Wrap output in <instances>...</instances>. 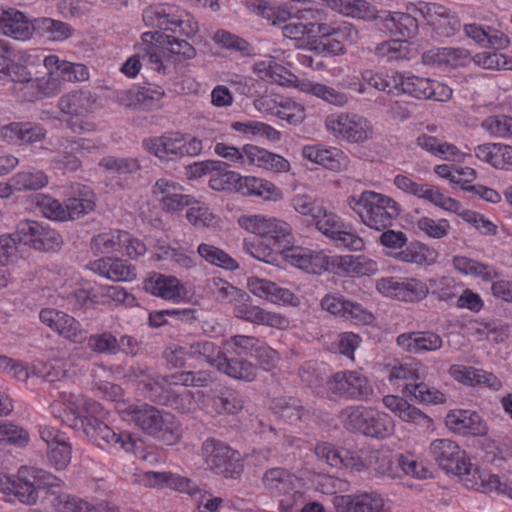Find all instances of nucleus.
Returning a JSON list of instances; mask_svg holds the SVG:
<instances>
[{
  "label": "nucleus",
  "instance_id": "obj_40",
  "mask_svg": "<svg viewBox=\"0 0 512 512\" xmlns=\"http://www.w3.org/2000/svg\"><path fill=\"white\" fill-rule=\"evenodd\" d=\"M246 8L266 19L275 26H281L290 19V12L280 6L272 5L266 0H245Z\"/></svg>",
  "mask_w": 512,
  "mask_h": 512
},
{
  "label": "nucleus",
  "instance_id": "obj_50",
  "mask_svg": "<svg viewBox=\"0 0 512 512\" xmlns=\"http://www.w3.org/2000/svg\"><path fill=\"white\" fill-rule=\"evenodd\" d=\"M48 184L47 175L41 171H24L12 177V186L17 192L34 191Z\"/></svg>",
  "mask_w": 512,
  "mask_h": 512
},
{
  "label": "nucleus",
  "instance_id": "obj_64",
  "mask_svg": "<svg viewBox=\"0 0 512 512\" xmlns=\"http://www.w3.org/2000/svg\"><path fill=\"white\" fill-rule=\"evenodd\" d=\"M99 165L108 171H112L120 175L134 174L141 168L138 159L132 157L117 158L114 156H107L100 161Z\"/></svg>",
  "mask_w": 512,
  "mask_h": 512
},
{
  "label": "nucleus",
  "instance_id": "obj_9",
  "mask_svg": "<svg viewBox=\"0 0 512 512\" xmlns=\"http://www.w3.org/2000/svg\"><path fill=\"white\" fill-rule=\"evenodd\" d=\"M429 453L437 465L448 473L458 476L472 474L473 465L466 452L450 439H436L429 446Z\"/></svg>",
  "mask_w": 512,
  "mask_h": 512
},
{
  "label": "nucleus",
  "instance_id": "obj_2",
  "mask_svg": "<svg viewBox=\"0 0 512 512\" xmlns=\"http://www.w3.org/2000/svg\"><path fill=\"white\" fill-rule=\"evenodd\" d=\"M126 413L140 430L164 445H175L182 436L181 425L176 417L152 405H132L127 408Z\"/></svg>",
  "mask_w": 512,
  "mask_h": 512
},
{
  "label": "nucleus",
  "instance_id": "obj_63",
  "mask_svg": "<svg viewBox=\"0 0 512 512\" xmlns=\"http://www.w3.org/2000/svg\"><path fill=\"white\" fill-rule=\"evenodd\" d=\"M213 404L219 412L235 414L243 408V398L235 390L225 389L213 397Z\"/></svg>",
  "mask_w": 512,
  "mask_h": 512
},
{
  "label": "nucleus",
  "instance_id": "obj_23",
  "mask_svg": "<svg viewBox=\"0 0 512 512\" xmlns=\"http://www.w3.org/2000/svg\"><path fill=\"white\" fill-rule=\"evenodd\" d=\"M145 148L161 160L174 161L182 157L183 134L168 132L161 137L144 140Z\"/></svg>",
  "mask_w": 512,
  "mask_h": 512
},
{
  "label": "nucleus",
  "instance_id": "obj_52",
  "mask_svg": "<svg viewBox=\"0 0 512 512\" xmlns=\"http://www.w3.org/2000/svg\"><path fill=\"white\" fill-rule=\"evenodd\" d=\"M29 441L30 436L26 429L9 421H0V444L24 448Z\"/></svg>",
  "mask_w": 512,
  "mask_h": 512
},
{
  "label": "nucleus",
  "instance_id": "obj_32",
  "mask_svg": "<svg viewBox=\"0 0 512 512\" xmlns=\"http://www.w3.org/2000/svg\"><path fill=\"white\" fill-rule=\"evenodd\" d=\"M95 208V195L87 186H77L65 203L66 220L78 219Z\"/></svg>",
  "mask_w": 512,
  "mask_h": 512
},
{
  "label": "nucleus",
  "instance_id": "obj_47",
  "mask_svg": "<svg viewBox=\"0 0 512 512\" xmlns=\"http://www.w3.org/2000/svg\"><path fill=\"white\" fill-rule=\"evenodd\" d=\"M143 36H150L152 40L159 42L160 45L171 53L181 55L184 59H192L196 55V50L190 43L174 35H166L156 31L144 33Z\"/></svg>",
  "mask_w": 512,
  "mask_h": 512
},
{
  "label": "nucleus",
  "instance_id": "obj_24",
  "mask_svg": "<svg viewBox=\"0 0 512 512\" xmlns=\"http://www.w3.org/2000/svg\"><path fill=\"white\" fill-rule=\"evenodd\" d=\"M302 155L305 159L332 171L344 170L349 163L345 153L336 147L324 148L321 145L305 146L302 150Z\"/></svg>",
  "mask_w": 512,
  "mask_h": 512
},
{
  "label": "nucleus",
  "instance_id": "obj_4",
  "mask_svg": "<svg viewBox=\"0 0 512 512\" xmlns=\"http://www.w3.org/2000/svg\"><path fill=\"white\" fill-rule=\"evenodd\" d=\"M339 418L347 430L373 438H385L394 430L393 421L388 414L361 406L343 409Z\"/></svg>",
  "mask_w": 512,
  "mask_h": 512
},
{
  "label": "nucleus",
  "instance_id": "obj_25",
  "mask_svg": "<svg viewBox=\"0 0 512 512\" xmlns=\"http://www.w3.org/2000/svg\"><path fill=\"white\" fill-rule=\"evenodd\" d=\"M144 288L147 292L165 300H179L186 293L184 285L175 276L161 273H153L146 279Z\"/></svg>",
  "mask_w": 512,
  "mask_h": 512
},
{
  "label": "nucleus",
  "instance_id": "obj_30",
  "mask_svg": "<svg viewBox=\"0 0 512 512\" xmlns=\"http://www.w3.org/2000/svg\"><path fill=\"white\" fill-rule=\"evenodd\" d=\"M244 152L247 163L250 165H256L275 173L288 172L290 169V163L284 157L258 146L247 144L244 146Z\"/></svg>",
  "mask_w": 512,
  "mask_h": 512
},
{
  "label": "nucleus",
  "instance_id": "obj_45",
  "mask_svg": "<svg viewBox=\"0 0 512 512\" xmlns=\"http://www.w3.org/2000/svg\"><path fill=\"white\" fill-rule=\"evenodd\" d=\"M469 58V52L462 48L446 47L439 49L437 52L428 51L423 55L425 63L446 64L451 67L464 65Z\"/></svg>",
  "mask_w": 512,
  "mask_h": 512
},
{
  "label": "nucleus",
  "instance_id": "obj_16",
  "mask_svg": "<svg viewBox=\"0 0 512 512\" xmlns=\"http://www.w3.org/2000/svg\"><path fill=\"white\" fill-rule=\"evenodd\" d=\"M420 15L441 35L449 37L460 28V22L451 11L443 5L420 1L409 8Z\"/></svg>",
  "mask_w": 512,
  "mask_h": 512
},
{
  "label": "nucleus",
  "instance_id": "obj_58",
  "mask_svg": "<svg viewBox=\"0 0 512 512\" xmlns=\"http://www.w3.org/2000/svg\"><path fill=\"white\" fill-rule=\"evenodd\" d=\"M403 392L412 395L421 403L441 404L445 402V396L442 392L434 387H429L425 383L406 384Z\"/></svg>",
  "mask_w": 512,
  "mask_h": 512
},
{
  "label": "nucleus",
  "instance_id": "obj_13",
  "mask_svg": "<svg viewBox=\"0 0 512 512\" xmlns=\"http://www.w3.org/2000/svg\"><path fill=\"white\" fill-rule=\"evenodd\" d=\"M327 389L335 396L360 401L367 400L373 394L369 380L356 371L334 374L327 381Z\"/></svg>",
  "mask_w": 512,
  "mask_h": 512
},
{
  "label": "nucleus",
  "instance_id": "obj_54",
  "mask_svg": "<svg viewBox=\"0 0 512 512\" xmlns=\"http://www.w3.org/2000/svg\"><path fill=\"white\" fill-rule=\"evenodd\" d=\"M198 254L208 263L224 269L234 270L238 268L237 262L223 250L210 244L202 243L198 246Z\"/></svg>",
  "mask_w": 512,
  "mask_h": 512
},
{
  "label": "nucleus",
  "instance_id": "obj_22",
  "mask_svg": "<svg viewBox=\"0 0 512 512\" xmlns=\"http://www.w3.org/2000/svg\"><path fill=\"white\" fill-rule=\"evenodd\" d=\"M446 425L453 432L463 436H483L487 426L481 416L471 410H455L446 416Z\"/></svg>",
  "mask_w": 512,
  "mask_h": 512
},
{
  "label": "nucleus",
  "instance_id": "obj_44",
  "mask_svg": "<svg viewBox=\"0 0 512 512\" xmlns=\"http://www.w3.org/2000/svg\"><path fill=\"white\" fill-rule=\"evenodd\" d=\"M187 350L188 359L196 360L200 364L206 363L216 368L222 356L221 348L207 340L187 344Z\"/></svg>",
  "mask_w": 512,
  "mask_h": 512
},
{
  "label": "nucleus",
  "instance_id": "obj_41",
  "mask_svg": "<svg viewBox=\"0 0 512 512\" xmlns=\"http://www.w3.org/2000/svg\"><path fill=\"white\" fill-rule=\"evenodd\" d=\"M316 34H324L327 37H334L340 45H353L359 39L358 30L350 23H318Z\"/></svg>",
  "mask_w": 512,
  "mask_h": 512
},
{
  "label": "nucleus",
  "instance_id": "obj_31",
  "mask_svg": "<svg viewBox=\"0 0 512 512\" xmlns=\"http://www.w3.org/2000/svg\"><path fill=\"white\" fill-rule=\"evenodd\" d=\"M233 312L237 318L254 324L279 328L286 322L279 314L267 312L258 306L252 305L249 303V298L247 300L238 301L234 305Z\"/></svg>",
  "mask_w": 512,
  "mask_h": 512
},
{
  "label": "nucleus",
  "instance_id": "obj_51",
  "mask_svg": "<svg viewBox=\"0 0 512 512\" xmlns=\"http://www.w3.org/2000/svg\"><path fill=\"white\" fill-rule=\"evenodd\" d=\"M85 341L94 353L107 356L118 354V338L110 331L92 334Z\"/></svg>",
  "mask_w": 512,
  "mask_h": 512
},
{
  "label": "nucleus",
  "instance_id": "obj_29",
  "mask_svg": "<svg viewBox=\"0 0 512 512\" xmlns=\"http://www.w3.org/2000/svg\"><path fill=\"white\" fill-rule=\"evenodd\" d=\"M247 287L254 295L265 298L273 303L281 301L285 304L296 305L298 301L297 297L290 290L282 288L266 279L250 277L247 280Z\"/></svg>",
  "mask_w": 512,
  "mask_h": 512
},
{
  "label": "nucleus",
  "instance_id": "obj_11",
  "mask_svg": "<svg viewBox=\"0 0 512 512\" xmlns=\"http://www.w3.org/2000/svg\"><path fill=\"white\" fill-rule=\"evenodd\" d=\"M397 93H404L419 100L445 101L452 96V89L430 78L399 73Z\"/></svg>",
  "mask_w": 512,
  "mask_h": 512
},
{
  "label": "nucleus",
  "instance_id": "obj_57",
  "mask_svg": "<svg viewBox=\"0 0 512 512\" xmlns=\"http://www.w3.org/2000/svg\"><path fill=\"white\" fill-rule=\"evenodd\" d=\"M453 264L454 267L460 272L479 276L486 281H490L497 276V273L494 269L464 256L454 257Z\"/></svg>",
  "mask_w": 512,
  "mask_h": 512
},
{
  "label": "nucleus",
  "instance_id": "obj_59",
  "mask_svg": "<svg viewBox=\"0 0 512 512\" xmlns=\"http://www.w3.org/2000/svg\"><path fill=\"white\" fill-rule=\"evenodd\" d=\"M399 73L387 75L372 70H366L362 73L363 80L373 88L387 92L388 94L397 92Z\"/></svg>",
  "mask_w": 512,
  "mask_h": 512
},
{
  "label": "nucleus",
  "instance_id": "obj_7",
  "mask_svg": "<svg viewBox=\"0 0 512 512\" xmlns=\"http://www.w3.org/2000/svg\"><path fill=\"white\" fill-rule=\"evenodd\" d=\"M205 463L209 469L226 478H238L243 472L240 454L225 443L207 439L202 446Z\"/></svg>",
  "mask_w": 512,
  "mask_h": 512
},
{
  "label": "nucleus",
  "instance_id": "obj_33",
  "mask_svg": "<svg viewBox=\"0 0 512 512\" xmlns=\"http://www.w3.org/2000/svg\"><path fill=\"white\" fill-rule=\"evenodd\" d=\"M386 408L396 413L403 421L413 422L423 427H429L432 420L420 409L409 404L403 398L396 395H387L383 398Z\"/></svg>",
  "mask_w": 512,
  "mask_h": 512
},
{
  "label": "nucleus",
  "instance_id": "obj_28",
  "mask_svg": "<svg viewBox=\"0 0 512 512\" xmlns=\"http://www.w3.org/2000/svg\"><path fill=\"white\" fill-rule=\"evenodd\" d=\"M47 130L38 123L9 122L4 130V142L8 144H34L46 138Z\"/></svg>",
  "mask_w": 512,
  "mask_h": 512
},
{
  "label": "nucleus",
  "instance_id": "obj_6",
  "mask_svg": "<svg viewBox=\"0 0 512 512\" xmlns=\"http://www.w3.org/2000/svg\"><path fill=\"white\" fill-rule=\"evenodd\" d=\"M79 421L88 440L100 449L119 446L126 452L134 451L136 442L130 433H116L96 416L79 415Z\"/></svg>",
  "mask_w": 512,
  "mask_h": 512
},
{
  "label": "nucleus",
  "instance_id": "obj_18",
  "mask_svg": "<svg viewBox=\"0 0 512 512\" xmlns=\"http://www.w3.org/2000/svg\"><path fill=\"white\" fill-rule=\"evenodd\" d=\"M94 273L115 282H131L136 279L135 266L117 257H103L89 264Z\"/></svg>",
  "mask_w": 512,
  "mask_h": 512
},
{
  "label": "nucleus",
  "instance_id": "obj_15",
  "mask_svg": "<svg viewBox=\"0 0 512 512\" xmlns=\"http://www.w3.org/2000/svg\"><path fill=\"white\" fill-rule=\"evenodd\" d=\"M376 287L380 293L406 302L422 300L428 293L427 286L414 278L384 277Z\"/></svg>",
  "mask_w": 512,
  "mask_h": 512
},
{
  "label": "nucleus",
  "instance_id": "obj_38",
  "mask_svg": "<svg viewBox=\"0 0 512 512\" xmlns=\"http://www.w3.org/2000/svg\"><path fill=\"white\" fill-rule=\"evenodd\" d=\"M217 369L229 377L251 382L256 378L257 369L249 361L242 358H228L222 354Z\"/></svg>",
  "mask_w": 512,
  "mask_h": 512
},
{
  "label": "nucleus",
  "instance_id": "obj_36",
  "mask_svg": "<svg viewBox=\"0 0 512 512\" xmlns=\"http://www.w3.org/2000/svg\"><path fill=\"white\" fill-rule=\"evenodd\" d=\"M295 478V475L285 468L272 467L264 472L261 483L267 491L284 495L294 489Z\"/></svg>",
  "mask_w": 512,
  "mask_h": 512
},
{
  "label": "nucleus",
  "instance_id": "obj_19",
  "mask_svg": "<svg viewBox=\"0 0 512 512\" xmlns=\"http://www.w3.org/2000/svg\"><path fill=\"white\" fill-rule=\"evenodd\" d=\"M2 488L4 492L13 494L23 504L34 505L37 503L38 490L33 481L30 467H20L17 475L5 479V486Z\"/></svg>",
  "mask_w": 512,
  "mask_h": 512
},
{
  "label": "nucleus",
  "instance_id": "obj_20",
  "mask_svg": "<svg viewBox=\"0 0 512 512\" xmlns=\"http://www.w3.org/2000/svg\"><path fill=\"white\" fill-rule=\"evenodd\" d=\"M0 31L15 40L26 41L35 33L34 20L15 9L0 10Z\"/></svg>",
  "mask_w": 512,
  "mask_h": 512
},
{
  "label": "nucleus",
  "instance_id": "obj_12",
  "mask_svg": "<svg viewBox=\"0 0 512 512\" xmlns=\"http://www.w3.org/2000/svg\"><path fill=\"white\" fill-rule=\"evenodd\" d=\"M316 228L326 237L330 238L337 246L348 248L351 251H360L364 247V241L359 236L348 232L342 219L335 213L324 207L314 219Z\"/></svg>",
  "mask_w": 512,
  "mask_h": 512
},
{
  "label": "nucleus",
  "instance_id": "obj_3",
  "mask_svg": "<svg viewBox=\"0 0 512 512\" xmlns=\"http://www.w3.org/2000/svg\"><path fill=\"white\" fill-rule=\"evenodd\" d=\"M347 202L366 226L377 231L391 227L400 214V206L396 201L372 191H364L358 198L351 196Z\"/></svg>",
  "mask_w": 512,
  "mask_h": 512
},
{
  "label": "nucleus",
  "instance_id": "obj_60",
  "mask_svg": "<svg viewBox=\"0 0 512 512\" xmlns=\"http://www.w3.org/2000/svg\"><path fill=\"white\" fill-rule=\"evenodd\" d=\"M239 184V188L242 189V177L239 174L230 171L229 165L224 162L223 171L215 170L209 180V186L216 191L231 190Z\"/></svg>",
  "mask_w": 512,
  "mask_h": 512
},
{
  "label": "nucleus",
  "instance_id": "obj_34",
  "mask_svg": "<svg viewBox=\"0 0 512 512\" xmlns=\"http://www.w3.org/2000/svg\"><path fill=\"white\" fill-rule=\"evenodd\" d=\"M96 98L89 90L71 91L63 95L58 103L65 114L82 116L93 111Z\"/></svg>",
  "mask_w": 512,
  "mask_h": 512
},
{
  "label": "nucleus",
  "instance_id": "obj_42",
  "mask_svg": "<svg viewBox=\"0 0 512 512\" xmlns=\"http://www.w3.org/2000/svg\"><path fill=\"white\" fill-rule=\"evenodd\" d=\"M35 33L53 41H63L73 33V28L65 22L51 18L34 19Z\"/></svg>",
  "mask_w": 512,
  "mask_h": 512
},
{
  "label": "nucleus",
  "instance_id": "obj_49",
  "mask_svg": "<svg viewBox=\"0 0 512 512\" xmlns=\"http://www.w3.org/2000/svg\"><path fill=\"white\" fill-rule=\"evenodd\" d=\"M404 247V249L396 254V257L403 262L431 264L435 260V251L420 242L414 241L409 244L406 243Z\"/></svg>",
  "mask_w": 512,
  "mask_h": 512
},
{
  "label": "nucleus",
  "instance_id": "obj_5",
  "mask_svg": "<svg viewBox=\"0 0 512 512\" xmlns=\"http://www.w3.org/2000/svg\"><path fill=\"white\" fill-rule=\"evenodd\" d=\"M143 21L147 27L171 31L187 38L198 32V24L190 14L169 4L146 8L143 11Z\"/></svg>",
  "mask_w": 512,
  "mask_h": 512
},
{
  "label": "nucleus",
  "instance_id": "obj_27",
  "mask_svg": "<svg viewBox=\"0 0 512 512\" xmlns=\"http://www.w3.org/2000/svg\"><path fill=\"white\" fill-rule=\"evenodd\" d=\"M397 344L411 353L433 352L442 347V338L432 331L403 333L397 337Z\"/></svg>",
  "mask_w": 512,
  "mask_h": 512
},
{
  "label": "nucleus",
  "instance_id": "obj_48",
  "mask_svg": "<svg viewBox=\"0 0 512 512\" xmlns=\"http://www.w3.org/2000/svg\"><path fill=\"white\" fill-rule=\"evenodd\" d=\"M242 188L246 193L263 198L264 200L276 201L282 197V192L272 182L255 177L242 178Z\"/></svg>",
  "mask_w": 512,
  "mask_h": 512
},
{
  "label": "nucleus",
  "instance_id": "obj_17",
  "mask_svg": "<svg viewBox=\"0 0 512 512\" xmlns=\"http://www.w3.org/2000/svg\"><path fill=\"white\" fill-rule=\"evenodd\" d=\"M61 154L53 158L58 168L68 171H77L81 167V160L78 155L84 152H92L96 146L84 138L61 137L58 139Z\"/></svg>",
  "mask_w": 512,
  "mask_h": 512
},
{
  "label": "nucleus",
  "instance_id": "obj_10",
  "mask_svg": "<svg viewBox=\"0 0 512 512\" xmlns=\"http://www.w3.org/2000/svg\"><path fill=\"white\" fill-rule=\"evenodd\" d=\"M16 236L19 244L44 252L57 251L63 244L61 235L55 229L32 220L20 222L16 227Z\"/></svg>",
  "mask_w": 512,
  "mask_h": 512
},
{
  "label": "nucleus",
  "instance_id": "obj_21",
  "mask_svg": "<svg viewBox=\"0 0 512 512\" xmlns=\"http://www.w3.org/2000/svg\"><path fill=\"white\" fill-rule=\"evenodd\" d=\"M335 507L338 512H386L384 500L376 492L338 496Z\"/></svg>",
  "mask_w": 512,
  "mask_h": 512
},
{
  "label": "nucleus",
  "instance_id": "obj_26",
  "mask_svg": "<svg viewBox=\"0 0 512 512\" xmlns=\"http://www.w3.org/2000/svg\"><path fill=\"white\" fill-rule=\"evenodd\" d=\"M129 376L134 379L146 396L154 402H162L163 393L166 392L165 386L169 382L167 377L157 375L151 369L143 366L131 367Z\"/></svg>",
  "mask_w": 512,
  "mask_h": 512
},
{
  "label": "nucleus",
  "instance_id": "obj_35",
  "mask_svg": "<svg viewBox=\"0 0 512 512\" xmlns=\"http://www.w3.org/2000/svg\"><path fill=\"white\" fill-rule=\"evenodd\" d=\"M143 481L150 486L166 485L190 495H194L198 492L197 486L190 479L175 475L171 472L148 471L143 474Z\"/></svg>",
  "mask_w": 512,
  "mask_h": 512
},
{
  "label": "nucleus",
  "instance_id": "obj_37",
  "mask_svg": "<svg viewBox=\"0 0 512 512\" xmlns=\"http://www.w3.org/2000/svg\"><path fill=\"white\" fill-rule=\"evenodd\" d=\"M281 254H284L294 266L308 273H317L318 270L325 268L327 263L321 255L300 247L294 248L293 244L287 250L281 252Z\"/></svg>",
  "mask_w": 512,
  "mask_h": 512
},
{
  "label": "nucleus",
  "instance_id": "obj_56",
  "mask_svg": "<svg viewBox=\"0 0 512 512\" xmlns=\"http://www.w3.org/2000/svg\"><path fill=\"white\" fill-rule=\"evenodd\" d=\"M30 468L38 491L44 490L55 497L63 493L64 481L62 479L41 468Z\"/></svg>",
  "mask_w": 512,
  "mask_h": 512
},
{
  "label": "nucleus",
  "instance_id": "obj_8",
  "mask_svg": "<svg viewBox=\"0 0 512 512\" xmlns=\"http://www.w3.org/2000/svg\"><path fill=\"white\" fill-rule=\"evenodd\" d=\"M325 126L336 138L350 143L365 142L373 134L369 121L354 113L331 114L326 118Z\"/></svg>",
  "mask_w": 512,
  "mask_h": 512
},
{
  "label": "nucleus",
  "instance_id": "obj_1",
  "mask_svg": "<svg viewBox=\"0 0 512 512\" xmlns=\"http://www.w3.org/2000/svg\"><path fill=\"white\" fill-rule=\"evenodd\" d=\"M239 225L258 236L255 242H244L245 250L255 259L272 264L278 253L287 250L294 241L291 227L286 222L261 215L242 216Z\"/></svg>",
  "mask_w": 512,
  "mask_h": 512
},
{
  "label": "nucleus",
  "instance_id": "obj_55",
  "mask_svg": "<svg viewBox=\"0 0 512 512\" xmlns=\"http://www.w3.org/2000/svg\"><path fill=\"white\" fill-rule=\"evenodd\" d=\"M340 265L348 273H354L358 276H370L378 271L376 261L366 258L365 256L347 255L340 257Z\"/></svg>",
  "mask_w": 512,
  "mask_h": 512
},
{
  "label": "nucleus",
  "instance_id": "obj_62",
  "mask_svg": "<svg viewBox=\"0 0 512 512\" xmlns=\"http://www.w3.org/2000/svg\"><path fill=\"white\" fill-rule=\"evenodd\" d=\"M304 91L336 106H343L348 102V97L345 93L339 92L324 84L313 82L306 83L304 84Z\"/></svg>",
  "mask_w": 512,
  "mask_h": 512
},
{
  "label": "nucleus",
  "instance_id": "obj_46",
  "mask_svg": "<svg viewBox=\"0 0 512 512\" xmlns=\"http://www.w3.org/2000/svg\"><path fill=\"white\" fill-rule=\"evenodd\" d=\"M269 409L281 418L298 421L302 418L304 407L301 401L287 396L274 397L269 402Z\"/></svg>",
  "mask_w": 512,
  "mask_h": 512
},
{
  "label": "nucleus",
  "instance_id": "obj_14",
  "mask_svg": "<svg viewBox=\"0 0 512 512\" xmlns=\"http://www.w3.org/2000/svg\"><path fill=\"white\" fill-rule=\"evenodd\" d=\"M39 318L43 324L72 343L81 344L87 338V333L81 323L63 311L50 308L42 309Z\"/></svg>",
  "mask_w": 512,
  "mask_h": 512
},
{
  "label": "nucleus",
  "instance_id": "obj_61",
  "mask_svg": "<svg viewBox=\"0 0 512 512\" xmlns=\"http://www.w3.org/2000/svg\"><path fill=\"white\" fill-rule=\"evenodd\" d=\"M53 505L58 512H99L87 501L64 492L54 498Z\"/></svg>",
  "mask_w": 512,
  "mask_h": 512
},
{
  "label": "nucleus",
  "instance_id": "obj_43",
  "mask_svg": "<svg viewBox=\"0 0 512 512\" xmlns=\"http://www.w3.org/2000/svg\"><path fill=\"white\" fill-rule=\"evenodd\" d=\"M384 21L389 30L404 38V42L418 34V21L408 13H389Z\"/></svg>",
  "mask_w": 512,
  "mask_h": 512
},
{
  "label": "nucleus",
  "instance_id": "obj_39",
  "mask_svg": "<svg viewBox=\"0 0 512 512\" xmlns=\"http://www.w3.org/2000/svg\"><path fill=\"white\" fill-rule=\"evenodd\" d=\"M328 6L345 16L370 20L375 17V11L365 0H326Z\"/></svg>",
  "mask_w": 512,
  "mask_h": 512
},
{
  "label": "nucleus",
  "instance_id": "obj_53",
  "mask_svg": "<svg viewBox=\"0 0 512 512\" xmlns=\"http://www.w3.org/2000/svg\"><path fill=\"white\" fill-rule=\"evenodd\" d=\"M210 288L218 301L233 303L247 300L249 295L221 278H213Z\"/></svg>",
  "mask_w": 512,
  "mask_h": 512
}]
</instances>
